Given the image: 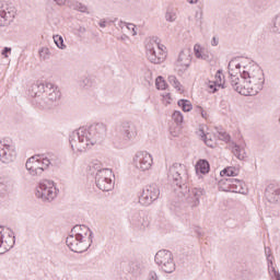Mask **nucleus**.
<instances>
[{"instance_id":"obj_29","label":"nucleus","mask_w":280,"mask_h":280,"mask_svg":"<svg viewBox=\"0 0 280 280\" xmlns=\"http://www.w3.org/2000/svg\"><path fill=\"white\" fill-rule=\"evenodd\" d=\"M218 86L219 89H229V85L226 83H220V81H214L209 83V89L212 91V93L218 92Z\"/></svg>"},{"instance_id":"obj_57","label":"nucleus","mask_w":280,"mask_h":280,"mask_svg":"<svg viewBox=\"0 0 280 280\" xmlns=\"http://www.w3.org/2000/svg\"><path fill=\"white\" fill-rule=\"evenodd\" d=\"M78 32H79L80 34H84V33L86 32V28L83 27V26H80V27L78 28Z\"/></svg>"},{"instance_id":"obj_41","label":"nucleus","mask_w":280,"mask_h":280,"mask_svg":"<svg viewBox=\"0 0 280 280\" xmlns=\"http://www.w3.org/2000/svg\"><path fill=\"white\" fill-rule=\"evenodd\" d=\"M194 51H195L196 58H198V59H200L202 54H205V51H202V46H200L199 44H196L194 46Z\"/></svg>"},{"instance_id":"obj_33","label":"nucleus","mask_w":280,"mask_h":280,"mask_svg":"<svg viewBox=\"0 0 280 280\" xmlns=\"http://www.w3.org/2000/svg\"><path fill=\"white\" fill-rule=\"evenodd\" d=\"M256 10H266L268 8V0H253Z\"/></svg>"},{"instance_id":"obj_1","label":"nucleus","mask_w":280,"mask_h":280,"mask_svg":"<svg viewBox=\"0 0 280 280\" xmlns=\"http://www.w3.org/2000/svg\"><path fill=\"white\" fill-rule=\"evenodd\" d=\"M234 60L232 59L229 62V75H230V86L240 95L253 96L257 95L259 91L264 90V84L266 82V78L264 77V70L259 68V66L255 65L249 70L240 71V77H237L233 69H231V65H233ZM242 80H244L242 84Z\"/></svg>"},{"instance_id":"obj_18","label":"nucleus","mask_w":280,"mask_h":280,"mask_svg":"<svg viewBox=\"0 0 280 280\" xmlns=\"http://www.w3.org/2000/svg\"><path fill=\"white\" fill-rule=\"evenodd\" d=\"M14 244H16V236H14V232L10 230L8 240L3 241L2 248L0 249V253L5 254L8 250H11V248H14Z\"/></svg>"},{"instance_id":"obj_27","label":"nucleus","mask_w":280,"mask_h":280,"mask_svg":"<svg viewBox=\"0 0 280 280\" xmlns=\"http://www.w3.org/2000/svg\"><path fill=\"white\" fill-rule=\"evenodd\" d=\"M177 106L182 108L184 113H190V110L194 108V105H191V102L189 100L182 98L177 102Z\"/></svg>"},{"instance_id":"obj_22","label":"nucleus","mask_w":280,"mask_h":280,"mask_svg":"<svg viewBox=\"0 0 280 280\" xmlns=\"http://www.w3.org/2000/svg\"><path fill=\"white\" fill-rule=\"evenodd\" d=\"M32 93L34 97H40V95H45V83L43 81H37L32 85Z\"/></svg>"},{"instance_id":"obj_43","label":"nucleus","mask_w":280,"mask_h":280,"mask_svg":"<svg viewBox=\"0 0 280 280\" xmlns=\"http://www.w3.org/2000/svg\"><path fill=\"white\" fill-rule=\"evenodd\" d=\"M199 59L206 60V62H211V60H213V55L203 51Z\"/></svg>"},{"instance_id":"obj_3","label":"nucleus","mask_w":280,"mask_h":280,"mask_svg":"<svg viewBox=\"0 0 280 280\" xmlns=\"http://www.w3.org/2000/svg\"><path fill=\"white\" fill-rule=\"evenodd\" d=\"M106 125L96 122L89 128L81 127L73 131L69 137L70 145L73 152H86V150L102 143L106 139Z\"/></svg>"},{"instance_id":"obj_58","label":"nucleus","mask_w":280,"mask_h":280,"mask_svg":"<svg viewBox=\"0 0 280 280\" xmlns=\"http://www.w3.org/2000/svg\"><path fill=\"white\" fill-rule=\"evenodd\" d=\"M0 187H2V191H8V186L3 183H0Z\"/></svg>"},{"instance_id":"obj_7","label":"nucleus","mask_w":280,"mask_h":280,"mask_svg":"<svg viewBox=\"0 0 280 280\" xmlns=\"http://www.w3.org/2000/svg\"><path fill=\"white\" fill-rule=\"evenodd\" d=\"M154 261L163 272L172 275L176 270V262H174V255L167 249H161L155 254Z\"/></svg>"},{"instance_id":"obj_46","label":"nucleus","mask_w":280,"mask_h":280,"mask_svg":"<svg viewBox=\"0 0 280 280\" xmlns=\"http://www.w3.org/2000/svg\"><path fill=\"white\" fill-rule=\"evenodd\" d=\"M11 52H12V48H10V47H4V48L2 49V51H1V54H2V56H3L4 58H9L8 54H11Z\"/></svg>"},{"instance_id":"obj_28","label":"nucleus","mask_w":280,"mask_h":280,"mask_svg":"<svg viewBox=\"0 0 280 280\" xmlns=\"http://www.w3.org/2000/svg\"><path fill=\"white\" fill-rule=\"evenodd\" d=\"M37 161L38 166L42 167L43 172H45V170H48L49 165H54V160L49 159V158H40V160H35Z\"/></svg>"},{"instance_id":"obj_36","label":"nucleus","mask_w":280,"mask_h":280,"mask_svg":"<svg viewBox=\"0 0 280 280\" xmlns=\"http://www.w3.org/2000/svg\"><path fill=\"white\" fill-rule=\"evenodd\" d=\"M168 82L174 88L177 89V91H180V81L176 78V75H170L168 77Z\"/></svg>"},{"instance_id":"obj_12","label":"nucleus","mask_w":280,"mask_h":280,"mask_svg":"<svg viewBox=\"0 0 280 280\" xmlns=\"http://www.w3.org/2000/svg\"><path fill=\"white\" fill-rule=\"evenodd\" d=\"M152 155L145 151L138 152L133 158V165L141 172H148L152 167Z\"/></svg>"},{"instance_id":"obj_19","label":"nucleus","mask_w":280,"mask_h":280,"mask_svg":"<svg viewBox=\"0 0 280 280\" xmlns=\"http://www.w3.org/2000/svg\"><path fill=\"white\" fill-rule=\"evenodd\" d=\"M195 170L197 174H209L211 172V164H209V161L201 159L197 162Z\"/></svg>"},{"instance_id":"obj_10","label":"nucleus","mask_w":280,"mask_h":280,"mask_svg":"<svg viewBox=\"0 0 280 280\" xmlns=\"http://www.w3.org/2000/svg\"><path fill=\"white\" fill-rule=\"evenodd\" d=\"M16 16V8L8 2L0 3V27H8Z\"/></svg>"},{"instance_id":"obj_62","label":"nucleus","mask_w":280,"mask_h":280,"mask_svg":"<svg viewBox=\"0 0 280 280\" xmlns=\"http://www.w3.org/2000/svg\"><path fill=\"white\" fill-rule=\"evenodd\" d=\"M265 253L268 255V253H270V248H265Z\"/></svg>"},{"instance_id":"obj_44","label":"nucleus","mask_w":280,"mask_h":280,"mask_svg":"<svg viewBox=\"0 0 280 280\" xmlns=\"http://www.w3.org/2000/svg\"><path fill=\"white\" fill-rule=\"evenodd\" d=\"M165 19L170 23H174V21H176V13H172V12L167 11L166 15H165Z\"/></svg>"},{"instance_id":"obj_59","label":"nucleus","mask_w":280,"mask_h":280,"mask_svg":"<svg viewBox=\"0 0 280 280\" xmlns=\"http://www.w3.org/2000/svg\"><path fill=\"white\" fill-rule=\"evenodd\" d=\"M187 2L190 3V4H194V3H197L198 0H187Z\"/></svg>"},{"instance_id":"obj_51","label":"nucleus","mask_w":280,"mask_h":280,"mask_svg":"<svg viewBox=\"0 0 280 280\" xmlns=\"http://www.w3.org/2000/svg\"><path fill=\"white\" fill-rule=\"evenodd\" d=\"M0 229H3L2 226H0ZM3 246V231L0 230V250Z\"/></svg>"},{"instance_id":"obj_17","label":"nucleus","mask_w":280,"mask_h":280,"mask_svg":"<svg viewBox=\"0 0 280 280\" xmlns=\"http://www.w3.org/2000/svg\"><path fill=\"white\" fill-rule=\"evenodd\" d=\"M91 233H93V231H91L86 225H74L70 232L71 235H74L80 240H85L86 235H91Z\"/></svg>"},{"instance_id":"obj_20","label":"nucleus","mask_w":280,"mask_h":280,"mask_svg":"<svg viewBox=\"0 0 280 280\" xmlns=\"http://www.w3.org/2000/svg\"><path fill=\"white\" fill-rule=\"evenodd\" d=\"M233 183H237V178H222L219 182V189L221 191H233Z\"/></svg>"},{"instance_id":"obj_63","label":"nucleus","mask_w":280,"mask_h":280,"mask_svg":"<svg viewBox=\"0 0 280 280\" xmlns=\"http://www.w3.org/2000/svg\"><path fill=\"white\" fill-rule=\"evenodd\" d=\"M124 21H120V23H119V27H124Z\"/></svg>"},{"instance_id":"obj_45","label":"nucleus","mask_w":280,"mask_h":280,"mask_svg":"<svg viewBox=\"0 0 280 280\" xmlns=\"http://www.w3.org/2000/svg\"><path fill=\"white\" fill-rule=\"evenodd\" d=\"M136 25L132 23H127V30H130L132 32V36H137V30H136Z\"/></svg>"},{"instance_id":"obj_40","label":"nucleus","mask_w":280,"mask_h":280,"mask_svg":"<svg viewBox=\"0 0 280 280\" xmlns=\"http://www.w3.org/2000/svg\"><path fill=\"white\" fill-rule=\"evenodd\" d=\"M142 268L143 265L139 261H135L131 264V269L133 270V272H136V275H141Z\"/></svg>"},{"instance_id":"obj_32","label":"nucleus","mask_w":280,"mask_h":280,"mask_svg":"<svg viewBox=\"0 0 280 280\" xmlns=\"http://www.w3.org/2000/svg\"><path fill=\"white\" fill-rule=\"evenodd\" d=\"M54 43L57 45L59 49H67V45H65V39L61 35H54Z\"/></svg>"},{"instance_id":"obj_24","label":"nucleus","mask_w":280,"mask_h":280,"mask_svg":"<svg viewBox=\"0 0 280 280\" xmlns=\"http://www.w3.org/2000/svg\"><path fill=\"white\" fill-rule=\"evenodd\" d=\"M232 152L234 154V156H236V159H238V161H244L246 159V150H244V148L240 147V144H234L232 147Z\"/></svg>"},{"instance_id":"obj_26","label":"nucleus","mask_w":280,"mask_h":280,"mask_svg":"<svg viewBox=\"0 0 280 280\" xmlns=\"http://www.w3.org/2000/svg\"><path fill=\"white\" fill-rule=\"evenodd\" d=\"M132 225L137 226V229L143 230L145 229V225H147L145 219L141 218V214L136 213L132 217Z\"/></svg>"},{"instance_id":"obj_31","label":"nucleus","mask_w":280,"mask_h":280,"mask_svg":"<svg viewBox=\"0 0 280 280\" xmlns=\"http://www.w3.org/2000/svg\"><path fill=\"white\" fill-rule=\"evenodd\" d=\"M198 135L202 139V141H205V143H206V145H208V148H213V140L209 139V136H207V133H205V129H199Z\"/></svg>"},{"instance_id":"obj_35","label":"nucleus","mask_w":280,"mask_h":280,"mask_svg":"<svg viewBox=\"0 0 280 280\" xmlns=\"http://www.w3.org/2000/svg\"><path fill=\"white\" fill-rule=\"evenodd\" d=\"M269 273L271 275L272 279L280 280V273L279 270H277V267L273 265H268Z\"/></svg>"},{"instance_id":"obj_16","label":"nucleus","mask_w":280,"mask_h":280,"mask_svg":"<svg viewBox=\"0 0 280 280\" xmlns=\"http://www.w3.org/2000/svg\"><path fill=\"white\" fill-rule=\"evenodd\" d=\"M191 65V49L186 48L179 52L177 59V67H185V69H189Z\"/></svg>"},{"instance_id":"obj_56","label":"nucleus","mask_w":280,"mask_h":280,"mask_svg":"<svg viewBox=\"0 0 280 280\" xmlns=\"http://www.w3.org/2000/svg\"><path fill=\"white\" fill-rule=\"evenodd\" d=\"M195 233H197L198 237H202V232H200V228L195 229Z\"/></svg>"},{"instance_id":"obj_34","label":"nucleus","mask_w":280,"mask_h":280,"mask_svg":"<svg viewBox=\"0 0 280 280\" xmlns=\"http://www.w3.org/2000/svg\"><path fill=\"white\" fill-rule=\"evenodd\" d=\"M172 119L175 121V124H177V126H180V124L184 121L183 113L175 110L172 115Z\"/></svg>"},{"instance_id":"obj_47","label":"nucleus","mask_w":280,"mask_h":280,"mask_svg":"<svg viewBox=\"0 0 280 280\" xmlns=\"http://www.w3.org/2000/svg\"><path fill=\"white\" fill-rule=\"evenodd\" d=\"M222 75H224L222 74V70H218L215 74V82H219V84H222Z\"/></svg>"},{"instance_id":"obj_55","label":"nucleus","mask_w":280,"mask_h":280,"mask_svg":"<svg viewBox=\"0 0 280 280\" xmlns=\"http://www.w3.org/2000/svg\"><path fill=\"white\" fill-rule=\"evenodd\" d=\"M57 5H65L67 3V0H54Z\"/></svg>"},{"instance_id":"obj_15","label":"nucleus","mask_w":280,"mask_h":280,"mask_svg":"<svg viewBox=\"0 0 280 280\" xmlns=\"http://www.w3.org/2000/svg\"><path fill=\"white\" fill-rule=\"evenodd\" d=\"M265 197L271 205L280 202V188L275 185H268L265 189Z\"/></svg>"},{"instance_id":"obj_61","label":"nucleus","mask_w":280,"mask_h":280,"mask_svg":"<svg viewBox=\"0 0 280 280\" xmlns=\"http://www.w3.org/2000/svg\"><path fill=\"white\" fill-rule=\"evenodd\" d=\"M126 38H128V36H126V35H122V36L120 37L121 40H126Z\"/></svg>"},{"instance_id":"obj_13","label":"nucleus","mask_w":280,"mask_h":280,"mask_svg":"<svg viewBox=\"0 0 280 280\" xmlns=\"http://www.w3.org/2000/svg\"><path fill=\"white\" fill-rule=\"evenodd\" d=\"M16 159V151L10 147V144H5L3 142H0V161L4 164L13 163V161Z\"/></svg>"},{"instance_id":"obj_14","label":"nucleus","mask_w":280,"mask_h":280,"mask_svg":"<svg viewBox=\"0 0 280 280\" xmlns=\"http://www.w3.org/2000/svg\"><path fill=\"white\" fill-rule=\"evenodd\" d=\"M36 156L34 155L26 161L25 167L31 176H43V167L39 166L38 161H36Z\"/></svg>"},{"instance_id":"obj_64","label":"nucleus","mask_w":280,"mask_h":280,"mask_svg":"<svg viewBox=\"0 0 280 280\" xmlns=\"http://www.w3.org/2000/svg\"><path fill=\"white\" fill-rule=\"evenodd\" d=\"M113 23H115V21H109V22H108V25H110V24H113Z\"/></svg>"},{"instance_id":"obj_52","label":"nucleus","mask_w":280,"mask_h":280,"mask_svg":"<svg viewBox=\"0 0 280 280\" xmlns=\"http://www.w3.org/2000/svg\"><path fill=\"white\" fill-rule=\"evenodd\" d=\"M219 43H220V42H219L218 38H215V37H213L212 40H211L212 47H218Z\"/></svg>"},{"instance_id":"obj_37","label":"nucleus","mask_w":280,"mask_h":280,"mask_svg":"<svg viewBox=\"0 0 280 280\" xmlns=\"http://www.w3.org/2000/svg\"><path fill=\"white\" fill-rule=\"evenodd\" d=\"M217 132L221 141H225V143H229V141H231V136L226 133V131H222L220 130V128H217Z\"/></svg>"},{"instance_id":"obj_42","label":"nucleus","mask_w":280,"mask_h":280,"mask_svg":"<svg viewBox=\"0 0 280 280\" xmlns=\"http://www.w3.org/2000/svg\"><path fill=\"white\" fill-rule=\"evenodd\" d=\"M39 56H40V58H43V60H47V58H49V48L43 47L39 50Z\"/></svg>"},{"instance_id":"obj_11","label":"nucleus","mask_w":280,"mask_h":280,"mask_svg":"<svg viewBox=\"0 0 280 280\" xmlns=\"http://www.w3.org/2000/svg\"><path fill=\"white\" fill-rule=\"evenodd\" d=\"M154 45L158 47V49L160 51L159 55H156ZM163 47L164 46L159 45V43H156V42H154V44L152 42L147 44V56H148V59L150 60V62H152L153 65H161V62L165 61V58H167V54H165V51H163Z\"/></svg>"},{"instance_id":"obj_38","label":"nucleus","mask_w":280,"mask_h":280,"mask_svg":"<svg viewBox=\"0 0 280 280\" xmlns=\"http://www.w3.org/2000/svg\"><path fill=\"white\" fill-rule=\"evenodd\" d=\"M72 5H73V10L89 14V11H86L88 10L86 5H84L82 2H74Z\"/></svg>"},{"instance_id":"obj_9","label":"nucleus","mask_w":280,"mask_h":280,"mask_svg":"<svg viewBox=\"0 0 280 280\" xmlns=\"http://www.w3.org/2000/svg\"><path fill=\"white\" fill-rule=\"evenodd\" d=\"M159 196H161V189L156 184H151L142 189L139 202L142 207H150L155 200H159Z\"/></svg>"},{"instance_id":"obj_50","label":"nucleus","mask_w":280,"mask_h":280,"mask_svg":"<svg viewBox=\"0 0 280 280\" xmlns=\"http://www.w3.org/2000/svg\"><path fill=\"white\" fill-rule=\"evenodd\" d=\"M195 19L197 20V21H200V25H202V11H200V12H196V15H195Z\"/></svg>"},{"instance_id":"obj_21","label":"nucleus","mask_w":280,"mask_h":280,"mask_svg":"<svg viewBox=\"0 0 280 280\" xmlns=\"http://www.w3.org/2000/svg\"><path fill=\"white\" fill-rule=\"evenodd\" d=\"M232 192L243 194V196H246V194H248V188L246 187L244 180H240L236 178V182H234L232 185Z\"/></svg>"},{"instance_id":"obj_48","label":"nucleus","mask_w":280,"mask_h":280,"mask_svg":"<svg viewBox=\"0 0 280 280\" xmlns=\"http://www.w3.org/2000/svg\"><path fill=\"white\" fill-rule=\"evenodd\" d=\"M197 112L200 113L203 119H207V112L201 106H197Z\"/></svg>"},{"instance_id":"obj_23","label":"nucleus","mask_w":280,"mask_h":280,"mask_svg":"<svg viewBox=\"0 0 280 280\" xmlns=\"http://www.w3.org/2000/svg\"><path fill=\"white\" fill-rule=\"evenodd\" d=\"M44 100L46 104H48V106H51L54 102H58V100H60V90L58 89L52 90V92L49 93L48 96H45Z\"/></svg>"},{"instance_id":"obj_53","label":"nucleus","mask_w":280,"mask_h":280,"mask_svg":"<svg viewBox=\"0 0 280 280\" xmlns=\"http://www.w3.org/2000/svg\"><path fill=\"white\" fill-rule=\"evenodd\" d=\"M267 264H268V266L273 265V262H272V255H270V254L267 255Z\"/></svg>"},{"instance_id":"obj_54","label":"nucleus","mask_w":280,"mask_h":280,"mask_svg":"<svg viewBox=\"0 0 280 280\" xmlns=\"http://www.w3.org/2000/svg\"><path fill=\"white\" fill-rule=\"evenodd\" d=\"M106 19H102L100 22H98V25L100 27H106Z\"/></svg>"},{"instance_id":"obj_2","label":"nucleus","mask_w":280,"mask_h":280,"mask_svg":"<svg viewBox=\"0 0 280 280\" xmlns=\"http://www.w3.org/2000/svg\"><path fill=\"white\" fill-rule=\"evenodd\" d=\"M189 176L187 175V168L185 165L175 163L168 171V180L172 185H175L174 191L180 200H185L190 207H198L200 205V197L205 196L203 188L189 189L187 185Z\"/></svg>"},{"instance_id":"obj_60","label":"nucleus","mask_w":280,"mask_h":280,"mask_svg":"<svg viewBox=\"0 0 280 280\" xmlns=\"http://www.w3.org/2000/svg\"><path fill=\"white\" fill-rule=\"evenodd\" d=\"M235 69H242V65L241 63H236L235 65Z\"/></svg>"},{"instance_id":"obj_25","label":"nucleus","mask_w":280,"mask_h":280,"mask_svg":"<svg viewBox=\"0 0 280 280\" xmlns=\"http://www.w3.org/2000/svg\"><path fill=\"white\" fill-rule=\"evenodd\" d=\"M240 174V168L235 166H226L220 172V176H237Z\"/></svg>"},{"instance_id":"obj_4","label":"nucleus","mask_w":280,"mask_h":280,"mask_svg":"<svg viewBox=\"0 0 280 280\" xmlns=\"http://www.w3.org/2000/svg\"><path fill=\"white\" fill-rule=\"evenodd\" d=\"M117 135L114 139L116 148H124L129 141L137 138V126L129 121L121 122L117 128Z\"/></svg>"},{"instance_id":"obj_30","label":"nucleus","mask_w":280,"mask_h":280,"mask_svg":"<svg viewBox=\"0 0 280 280\" xmlns=\"http://www.w3.org/2000/svg\"><path fill=\"white\" fill-rule=\"evenodd\" d=\"M155 86L159 91H165L167 89V82L160 75L155 79Z\"/></svg>"},{"instance_id":"obj_49","label":"nucleus","mask_w":280,"mask_h":280,"mask_svg":"<svg viewBox=\"0 0 280 280\" xmlns=\"http://www.w3.org/2000/svg\"><path fill=\"white\" fill-rule=\"evenodd\" d=\"M81 86H83V89H89L91 86V80L84 79L81 83Z\"/></svg>"},{"instance_id":"obj_39","label":"nucleus","mask_w":280,"mask_h":280,"mask_svg":"<svg viewBox=\"0 0 280 280\" xmlns=\"http://www.w3.org/2000/svg\"><path fill=\"white\" fill-rule=\"evenodd\" d=\"M58 88H56L52 83L46 82L45 83V92H44V98L49 96V93H54V90H56Z\"/></svg>"},{"instance_id":"obj_6","label":"nucleus","mask_w":280,"mask_h":280,"mask_svg":"<svg viewBox=\"0 0 280 280\" xmlns=\"http://www.w3.org/2000/svg\"><path fill=\"white\" fill-rule=\"evenodd\" d=\"M66 244L72 253H86V250L91 248V244H93V232H90L88 241L86 238H80V236H75L74 234H69Z\"/></svg>"},{"instance_id":"obj_8","label":"nucleus","mask_w":280,"mask_h":280,"mask_svg":"<svg viewBox=\"0 0 280 280\" xmlns=\"http://www.w3.org/2000/svg\"><path fill=\"white\" fill-rule=\"evenodd\" d=\"M113 171L110 168L97 170L95 174V185L101 191H110L115 185L113 184Z\"/></svg>"},{"instance_id":"obj_5","label":"nucleus","mask_w":280,"mask_h":280,"mask_svg":"<svg viewBox=\"0 0 280 280\" xmlns=\"http://www.w3.org/2000/svg\"><path fill=\"white\" fill-rule=\"evenodd\" d=\"M36 198L43 200V202H51L58 196V188L52 180L45 179L36 187Z\"/></svg>"}]
</instances>
